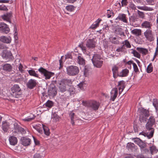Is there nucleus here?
Instances as JSON below:
<instances>
[{
    "mask_svg": "<svg viewBox=\"0 0 158 158\" xmlns=\"http://www.w3.org/2000/svg\"><path fill=\"white\" fill-rule=\"evenodd\" d=\"M60 81L65 85L70 86L72 84V81L71 79L64 78L61 80Z\"/></svg>",
    "mask_w": 158,
    "mask_h": 158,
    "instance_id": "26",
    "label": "nucleus"
},
{
    "mask_svg": "<svg viewBox=\"0 0 158 158\" xmlns=\"http://www.w3.org/2000/svg\"><path fill=\"white\" fill-rule=\"evenodd\" d=\"M89 107L94 110H98L100 106L99 102L95 101H90L88 104Z\"/></svg>",
    "mask_w": 158,
    "mask_h": 158,
    "instance_id": "10",
    "label": "nucleus"
},
{
    "mask_svg": "<svg viewBox=\"0 0 158 158\" xmlns=\"http://www.w3.org/2000/svg\"><path fill=\"white\" fill-rule=\"evenodd\" d=\"M131 53L133 54L135 56L138 58H140V55L135 50H133Z\"/></svg>",
    "mask_w": 158,
    "mask_h": 158,
    "instance_id": "47",
    "label": "nucleus"
},
{
    "mask_svg": "<svg viewBox=\"0 0 158 158\" xmlns=\"http://www.w3.org/2000/svg\"><path fill=\"white\" fill-rule=\"evenodd\" d=\"M109 42L106 40H103V44L104 48H108V47Z\"/></svg>",
    "mask_w": 158,
    "mask_h": 158,
    "instance_id": "51",
    "label": "nucleus"
},
{
    "mask_svg": "<svg viewBox=\"0 0 158 158\" xmlns=\"http://www.w3.org/2000/svg\"><path fill=\"white\" fill-rule=\"evenodd\" d=\"M124 48L122 46L121 47H119V48L116 50V51L118 52H123L124 51Z\"/></svg>",
    "mask_w": 158,
    "mask_h": 158,
    "instance_id": "58",
    "label": "nucleus"
},
{
    "mask_svg": "<svg viewBox=\"0 0 158 158\" xmlns=\"http://www.w3.org/2000/svg\"><path fill=\"white\" fill-rule=\"evenodd\" d=\"M57 93V89L53 84H51L48 88V95L49 96L54 97Z\"/></svg>",
    "mask_w": 158,
    "mask_h": 158,
    "instance_id": "8",
    "label": "nucleus"
},
{
    "mask_svg": "<svg viewBox=\"0 0 158 158\" xmlns=\"http://www.w3.org/2000/svg\"><path fill=\"white\" fill-rule=\"evenodd\" d=\"M138 14L139 16L142 19H143L144 17V14L143 12L140 11L139 10H138Z\"/></svg>",
    "mask_w": 158,
    "mask_h": 158,
    "instance_id": "52",
    "label": "nucleus"
},
{
    "mask_svg": "<svg viewBox=\"0 0 158 158\" xmlns=\"http://www.w3.org/2000/svg\"><path fill=\"white\" fill-rule=\"evenodd\" d=\"M74 88L71 85L69 86V88L68 89V91L71 93L74 92Z\"/></svg>",
    "mask_w": 158,
    "mask_h": 158,
    "instance_id": "60",
    "label": "nucleus"
},
{
    "mask_svg": "<svg viewBox=\"0 0 158 158\" xmlns=\"http://www.w3.org/2000/svg\"><path fill=\"white\" fill-rule=\"evenodd\" d=\"M152 24L151 22L147 21H144L141 24V26L142 28H148V29H151Z\"/></svg>",
    "mask_w": 158,
    "mask_h": 158,
    "instance_id": "23",
    "label": "nucleus"
},
{
    "mask_svg": "<svg viewBox=\"0 0 158 158\" xmlns=\"http://www.w3.org/2000/svg\"><path fill=\"white\" fill-rule=\"evenodd\" d=\"M135 142H136L137 143L140 148L141 150L143 149L144 148L146 147V144L145 143L143 142L139 138H137L135 140Z\"/></svg>",
    "mask_w": 158,
    "mask_h": 158,
    "instance_id": "21",
    "label": "nucleus"
},
{
    "mask_svg": "<svg viewBox=\"0 0 158 158\" xmlns=\"http://www.w3.org/2000/svg\"><path fill=\"white\" fill-rule=\"evenodd\" d=\"M79 68L74 65H70L66 68V73L69 76H74L78 75L79 72Z\"/></svg>",
    "mask_w": 158,
    "mask_h": 158,
    "instance_id": "3",
    "label": "nucleus"
},
{
    "mask_svg": "<svg viewBox=\"0 0 158 158\" xmlns=\"http://www.w3.org/2000/svg\"><path fill=\"white\" fill-rule=\"evenodd\" d=\"M85 83L84 82H81L78 85L79 87L81 90L84 89L83 85Z\"/></svg>",
    "mask_w": 158,
    "mask_h": 158,
    "instance_id": "56",
    "label": "nucleus"
},
{
    "mask_svg": "<svg viewBox=\"0 0 158 158\" xmlns=\"http://www.w3.org/2000/svg\"><path fill=\"white\" fill-rule=\"evenodd\" d=\"M69 115L71 119V123L72 125L73 126L74 125L75 123L74 121L75 113L72 112H71L69 113Z\"/></svg>",
    "mask_w": 158,
    "mask_h": 158,
    "instance_id": "36",
    "label": "nucleus"
},
{
    "mask_svg": "<svg viewBox=\"0 0 158 158\" xmlns=\"http://www.w3.org/2000/svg\"><path fill=\"white\" fill-rule=\"evenodd\" d=\"M118 94V91L117 88H113L110 92V99L112 101H114L117 97Z\"/></svg>",
    "mask_w": 158,
    "mask_h": 158,
    "instance_id": "17",
    "label": "nucleus"
},
{
    "mask_svg": "<svg viewBox=\"0 0 158 158\" xmlns=\"http://www.w3.org/2000/svg\"><path fill=\"white\" fill-rule=\"evenodd\" d=\"M141 113L140 115H142L145 117H148L149 116V111L148 110L142 109L141 110Z\"/></svg>",
    "mask_w": 158,
    "mask_h": 158,
    "instance_id": "33",
    "label": "nucleus"
},
{
    "mask_svg": "<svg viewBox=\"0 0 158 158\" xmlns=\"http://www.w3.org/2000/svg\"><path fill=\"white\" fill-rule=\"evenodd\" d=\"M114 32L117 35H119L121 36H125L124 32L123 31V29L122 28L119 27L118 26H116L115 28Z\"/></svg>",
    "mask_w": 158,
    "mask_h": 158,
    "instance_id": "16",
    "label": "nucleus"
},
{
    "mask_svg": "<svg viewBox=\"0 0 158 158\" xmlns=\"http://www.w3.org/2000/svg\"><path fill=\"white\" fill-rule=\"evenodd\" d=\"M11 38L10 36L6 37L4 36H2L0 37V41L4 43H10L11 41Z\"/></svg>",
    "mask_w": 158,
    "mask_h": 158,
    "instance_id": "22",
    "label": "nucleus"
},
{
    "mask_svg": "<svg viewBox=\"0 0 158 158\" xmlns=\"http://www.w3.org/2000/svg\"><path fill=\"white\" fill-rule=\"evenodd\" d=\"M31 116H30L29 117H28L27 118H26L24 119V120L25 121H31L33 119H34L35 118V117L34 115H33L32 117H30Z\"/></svg>",
    "mask_w": 158,
    "mask_h": 158,
    "instance_id": "55",
    "label": "nucleus"
},
{
    "mask_svg": "<svg viewBox=\"0 0 158 158\" xmlns=\"http://www.w3.org/2000/svg\"><path fill=\"white\" fill-rule=\"evenodd\" d=\"M58 88L59 91L61 92L62 93H63L64 92L67 90L66 85H65L61 81L60 82V83H59V85Z\"/></svg>",
    "mask_w": 158,
    "mask_h": 158,
    "instance_id": "27",
    "label": "nucleus"
},
{
    "mask_svg": "<svg viewBox=\"0 0 158 158\" xmlns=\"http://www.w3.org/2000/svg\"><path fill=\"white\" fill-rule=\"evenodd\" d=\"M137 8L139 9L145 11H152L153 10V9L151 7H148L146 6H138Z\"/></svg>",
    "mask_w": 158,
    "mask_h": 158,
    "instance_id": "32",
    "label": "nucleus"
},
{
    "mask_svg": "<svg viewBox=\"0 0 158 158\" xmlns=\"http://www.w3.org/2000/svg\"><path fill=\"white\" fill-rule=\"evenodd\" d=\"M112 13V11H110V10H107V16L108 18H109L111 17V13Z\"/></svg>",
    "mask_w": 158,
    "mask_h": 158,
    "instance_id": "64",
    "label": "nucleus"
},
{
    "mask_svg": "<svg viewBox=\"0 0 158 158\" xmlns=\"http://www.w3.org/2000/svg\"><path fill=\"white\" fill-rule=\"evenodd\" d=\"M38 71L45 77V79L46 80L49 79L54 75V73L49 72L43 67L39 69Z\"/></svg>",
    "mask_w": 158,
    "mask_h": 158,
    "instance_id": "7",
    "label": "nucleus"
},
{
    "mask_svg": "<svg viewBox=\"0 0 158 158\" xmlns=\"http://www.w3.org/2000/svg\"><path fill=\"white\" fill-rule=\"evenodd\" d=\"M123 46L124 48V46H125L127 48H130L131 47L130 42L127 40H126L123 42Z\"/></svg>",
    "mask_w": 158,
    "mask_h": 158,
    "instance_id": "40",
    "label": "nucleus"
},
{
    "mask_svg": "<svg viewBox=\"0 0 158 158\" xmlns=\"http://www.w3.org/2000/svg\"><path fill=\"white\" fill-rule=\"evenodd\" d=\"M9 140L10 144L15 145L17 142L16 137L14 136H11L9 138Z\"/></svg>",
    "mask_w": 158,
    "mask_h": 158,
    "instance_id": "30",
    "label": "nucleus"
},
{
    "mask_svg": "<svg viewBox=\"0 0 158 158\" xmlns=\"http://www.w3.org/2000/svg\"><path fill=\"white\" fill-rule=\"evenodd\" d=\"M66 9L69 11H72L74 10V7L73 5H69L66 7Z\"/></svg>",
    "mask_w": 158,
    "mask_h": 158,
    "instance_id": "49",
    "label": "nucleus"
},
{
    "mask_svg": "<svg viewBox=\"0 0 158 158\" xmlns=\"http://www.w3.org/2000/svg\"><path fill=\"white\" fill-rule=\"evenodd\" d=\"M129 70L127 69H124L122 70L118 74V76L120 77H124L127 76L129 73Z\"/></svg>",
    "mask_w": 158,
    "mask_h": 158,
    "instance_id": "28",
    "label": "nucleus"
},
{
    "mask_svg": "<svg viewBox=\"0 0 158 158\" xmlns=\"http://www.w3.org/2000/svg\"><path fill=\"white\" fill-rule=\"evenodd\" d=\"M147 117L143 116L142 115H140L139 120L141 123H146L147 122V120L148 119Z\"/></svg>",
    "mask_w": 158,
    "mask_h": 158,
    "instance_id": "43",
    "label": "nucleus"
},
{
    "mask_svg": "<svg viewBox=\"0 0 158 158\" xmlns=\"http://www.w3.org/2000/svg\"><path fill=\"white\" fill-rule=\"evenodd\" d=\"M0 31L2 32L7 34L10 32V29L6 24L1 23H0Z\"/></svg>",
    "mask_w": 158,
    "mask_h": 158,
    "instance_id": "11",
    "label": "nucleus"
},
{
    "mask_svg": "<svg viewBox=\"0 0 158 158\" xmlns=\"http://www.w3.org/2000/svg\"><path fill=\"white\" fill-rule=\"evenodd\" d=\"M109 40L110 42L114 44H119L118 37H113L112 36L109 37Z\"/></svg>",
    "mask_w": 158,
    "mask_h": 158,
    "instance_id": "24",
    "label": "nucleus"
},
{
    "mask_svg": "<svg viewBox=\"0 0 158 158\" xmlns=\"http://www.w3.org/2000/svg\"><path fill=\"white\" fill-rule=\"evenodd\" d=\"M53 104L54 103L52 101L48 100L46 103L45 105L46 107L51 108L53 106Z\"/></svg>",
    "mask_w": 158,
    "mask_h": 158,
    "instance_id": "41",
    "label": "nucleus"
},
{
    "mask_svg": "<svg viewBox=\"0 0 158 158\" xmlns=\"http://www.w3.org/2000/svg\"><path fill=\"white\" fill-rule=\"evenodd\" d=\"M29 74L30 76H33L34 77H38L39 75L36 73L35 71L33 70H30L28 71Z\"/></svg>",
    "mask_w": 158,
    "mask_h": 158,
    "instance_id": "39",
    "label": "nucleus"
},
{
    "mask_svg": "<svg viewBox=\"0 0 158 158\" xmlns=\"http://www.w3.org/2000/svg\"><path fill=\"white\" fill-rule=\"evenodd\" d=\"M8 9L6 6L4 5H0V10L6 11L8 10Z\"/></svg>",
    "mask_w": 158,
    "mask_h": 158,
    "instance_id": "54",
    "label": "nucleus"
},
{
    "mask_svg": "<svg viewBox=\"0 0 158 158\" xmlns=\"http://www.w3.org/2000/svg\"><path fill=\"white\" fill-rule=\"evenodd\" d=\"M20 140L22 144L24 146L29 145L31 141V140L29 138L23 137L21 138Z\"/></svg>",
    "mask_w": 158,
    "mask_h": 158,
    "instance_id": "18",
    "label": "nucleus"
},
{
    "mask_svg": "<svg viewBox=\"0 0 158 158\" xmlns=\"http://www.w3.org/2000/svg\"><path fill=\"white\" fill-rule=\"evenodd\" d=\"M136 50L143 55H146L148 52L147 49L142 48H137Z\"/></svg>",
    "mask_w": 158,
    "mask_h": 158,
    "instance_id": "31",
    "label": "nucleus"
},
{
    "mask_svg": "<svg viewBox=\"0 0 158 158\" xmlns=\"http://www.w3.org/2000/svg\"><path fill=\"white\" fill-rule=\"evenodd\" d=\"M150 150L152 155L154 153H157L158 151V149L156 148V147L155 146L150 147Z\"/></svg>",
    "mask_w": 158,
    "mask_h": 158,
    "instance_id": "38",
    "label": "nucleus"
},
{
    "mask_svg": "<svg viewBox=\"0 0 158 158\" xmlns=\"http://www.w3.org/2000/svg\"><path fill=\"white\" fill-rule=\"evenodd\" d=\"M12 14L11 12H10L2 15L1 17L3 20L11 23V18L12 16Z\"/></svg>",
    "mask_w": 158,
    "mask_h": 158,
    "instance_id": "15",
    "label": "nucleus"
},
{
    "mask_svg": "<svg viewBox=\"0 0 158 158\" xmlns=\"http://www.w3.org/2000/svg\"><path fill=\"white\" fill-rule=\"evenodd\" d=\"M77 62L80 65H84L85 64V60L81 55L77 56Z\"/></svg>",
    "mask_w": 158,
    "mask_h": 158,
    "instance_id": "25",
    "label": "nucleus"
},
{
    "mask_svg": "<svg viewBox=\"0 0 158 158\" xmlns=\"http://www.w3.org/2000/svg\"><path fill=\"white\" fill-rule=\"evenodd\" d=\"M2 68L5 71L10 72L12 69V67L10 64H6L2 66Z\"/></svg>",
    "mask_w": 158,
    "mask_h": 158,
    "instance_id": "29",
    "label": "nucleus"
},
{
    "mask_svg": "<svg viewBox=\"0 0 158 158\" xmlns=\"http://www.w3.org/2000/svg\"><path fill=\"white\" fill-rule=\"evenodd\" d=\"M14 129L13 132L15 135L17 136V137H21L22 135L25 134L26 133V131L23 128L20 127L17 123H15L14 124Z\"/></svg>",
    "mask_w": 158,
    "mask_h": 158,
    "instance_id": "4",
    "label": "nucleus"
},
{
    "mask_svg": "<svg viewBox=\"0 0 158 158\" xmlns=\"http://www.w3.org/2000/svg\"><path fill=\"white\" fill-rule=\"evenodd\" d=\"M42 128L43 129L44 134L47 135H49L50 134L49 129L48 127L42 124Z\"/></svg>",
    "mask_w": 158,
    "mask_h": 158,
    "instance_id": "37",
    "label": "nucleus"
},
{
    "mask_svg": "<svg viewBox=\"0 0 158 158\" xmlns=\"http://www.w3.org/2000/svg\"><path fill=\"white\" fill-rule=\"evenodd\" d=\"M153 70V67L152 64L150 63L148 66L147 68V72L148 73H151Z\"/></svg>",
    "mask_w": 158,
    "mask_h": 158,
    "instance_id": "46",
    "label": "nucleus"
},
{
    "mask_svg": "<svg viewBox=\"0 0 158 158\" xmlns=\"http://www.w3.org/2000/svg\"><path fill=\"white\" fill-rule=\"evenodd\" d=\"M52 118L55 119V120L57 121L59 119V117L57 114H56V113H54L52 115Z\"/></svg>",
    "mask_w": 158,
    "mask_h": 158,
    "instance_id": "53",
    "label": "nucleus"
},
{
    "mask_svg": "<svg viewBox=\"0 0 158 158\" xmlns=\"http://www.w3.org/2000/svg\"><path fill=\"white\" fill-rule=\"evenodd\" d=\"M116 20L121 21L123 23H127V18L126 17V15L123 13H119L118 17L116 18Z\"/></svg>",
    "mask_w": 158,
    "mask_h": 158,
    "instance_id": "13",
    "label": "nucleus"
},
{
    "mask_svg": "<svg viewBox=\"0 0 158 158\" xmlns=\"http://www.w3.org/2000/svg\"><path fill=\"white\" fill-rule=\"evenodd\" d=\"M37 84L35 80L31 79L27 83L26 85L28 88L32 89L36 86Z\"/></svg>",
    "mask_w": 158,
    "mask_h": 158,
    "instance_id": "14",
    "label": "nucleus"
},
{
    "mask_svg": "<svg viewBox=\"0 0 158 158\" xmlns=\"http://www.w3.org/2000/svg\"><path fill=\"white\" fill-rule=\"evenodd\" d=\"M133 65L134 72L136 73L139 72V69L136 64L134 63H133Z\"/></svg>",
    "mask_w": 158,
    "mask_h": 158,
    "instance_id": "50",
    "label": "nucleus"
},
{
    "mask_svg": "<svg viewBox=\"0 0 158 158\" xmlns=\"http://www.w3.org/2000/svg\"><path fill=\"white\" fill-rule=\"evenodd\" d=\"M118 68L117 66H114L112 69L113 74L114 75L115 74H117V76H118V74L119 73L118 72Z\"/></svg>",
    "mask_w": 158,
    "mask_h": 158,
    "instance_id": "44",
    "label": "nucleus"
},
{
    "mask_svg": "<svg viewBox=\"0 0 158 158\" xmlns=\"http://www.w3.org/2000/svg\"><path fill=\"white\" fill-rule=\"evenodd\" d=\"M89 102V101H82V103L84 106H87V107H89V105H88V104Z\"/></svg>",
    "mask_w": 158,
    "mask_h": 158,
    "instance_id": "62",
    "label": "nucleus"
},
{
    "mask_svg": "<svg viewBox=\"0 0 158 158\" xmlns=\"http://www.w3.org/2000/svg\"><path fill=\"white\" fill-rule=\"evenodd\" d=\"M144 35L146 39L150 41H152L154 40L153 35L151 29H147L144 33Z\"/></svg>",
    "mask_w": 158,
    "mask_h": 158,
    "instance_id": "9",
    "label": "nucleus"
},
{
    "mask_svg": "<svg viewBox=\"0 0 158 158\" xmlns=\"http://www.w3.org/2000/svg\"><path fill=\"white\" fill-rule=\"evenodd\" d=\"M118 86L119 90V93L120 94L125 87V81L123 80L119 81Z\"/></svg>",
    "mask_w": 158,
    "mask_h": 158,
    "instance_id": "20",
    "label": "nucleus"
},
{
    "mask_svg": "<svg viewBox=\"0 0 158 158\" xmlns=\"http://www.w3.org/2000/svg\"><path fill=\"white\" fill-rule=\"evenodd\" d=\"M127 0H122L121 1L122 6H123L127 5Z\"/></svg>",
    "mask_w": 158,
    "mask_h": 158,
    "instance_id": "61",
    "label": "nucleus"
},
{
    "mask_svg": "<svg viewBox=\"0 0 158 158\" xmlns=\"http://www.w3.org/2000/svg\"><path fill=\"white\" fill-rule=\"evenodd\" d=\"M155 123V120L154 117L153 116H151L148 121L146 125V129L150 131L147 133H145L143 131L139 133V135H142L144 136H147L148 139H150L153 136L154 129L153 128V125Z\"/></svg>",
    "mask_w": 158,
    "mask_h": 158,
    "instance_id": "1",
    "label": "nucleus"
},
{
    "mask_svg": "<svg viewBox=\"0 0 158 158\" xmlns=\"http://www.w3.org/2000/svg\"><path fill=\"white\" fill-rule=\"evenodd\" d=\"M1 55L3 58L7 61L12 60L14 59L11 52L6 49L2 51L1 53Z\"/></svg>",
    "mask_w": 158,
    "mask_h": 158,
    "instance_id": "6",
    "label": "nucleus"
},
{
    "mask_svg": "<svg viewBox=\"0 0 158 158\" xmlns=\"http://www.w3.org/2000/svg\"><path fill=\"white\" fill-rule=\"evenodd\" d=\"M89 69L85 66L84 71V75L85 77H87L89 74Z\"/></svg>",
    "mask_w": 158,
    "mask_h": 158,
    "instance_id": "42",
    "label": "nucleus"
},
{
    "mask_svg": "<svg viewBox=\"0 0 158 158\" xmlns=\"http://www.w3.org/2000/svg\"><path fill=\"white\" fill-rule=\"evenodd\" d=\"M101 56L98 54H94L92 59V61L94 66L97 68H101L103 64V61L101 60Z\"/></svg>",
    "mask_w": 158,
    "mask_h": 158,
    "instance_id": "2",
    "label": "nucleus"
},
{
    "mask_svg": "<svg viewBox=\"0 0 158 158\" xmlns=\"http://www.w3.org/2000/svg\"><path fill=\"white\" fill-rule=\"evenodd\" d=\"M86 45L89 49L94 48L96 46V42L94 39V38L88 39L86 42Z\"/></svg>",
    "mask_w": 158,
    "mask_h": 158,
    "instance_id": "12",
    "label": "nucleus"
},
{
    "mask_svg": "<svg viewBox=\"0 0 158 158\" xmlns=\"http://www.w3.org/2000/svg\"><path fill=\"white\" fill-rule=\"evenodd\" d=\"M19 66L18 67V69L19 71L21 73H22L23 71V67L22 65L21 64V63H20L19 64Z\"/></svg>",
    "mask_w": 158,
    "mask_h": 158,
    "instance_id": "59",
    "label": "nucleus"
},
{
    "mask_svg": "<svg viewBox=\"0 0 158 158\" xmlns=\"http://www.w3.org/2000/svg\"><path fill=\"white\" fill-rule=\"evenodd\" d=\"M131 33L136 36H139L141 35V31L140 29H135L131 31Z\"/></svg>",
    "mask_w": 158,
    "mask_h": 158,
    "instance_id": "35",
    "label": "nucleus"
},
{
    "mask_svg": "<svg viewBox=\"0 0 158 158\" xmlns=\"http://www.w3.org/2000/svg\"><path fill=\"white\" fill-rule=\"evenodd\" d=\"M42 156L40 154L36 153L34 155L33 158H41Z\"/></svg>",
    "mask_w": 158,
    "mask_h": 158,
    "instance_id": "63",
    "label": "nucleus"
},
{
    "mask_svg": "<svg viewBox=\"0 0 158 158\" xmlns=\"http://www.w3.org/2000/svg\"><path fill=\"white\" fill-rule=\"evenodd\" d=\"M99 26V25L98 24V23H96L95 24H92L90 27L92 29H94L96 28V27H98Z\"/></svg>",
    "mask_w": 158,
    "mask_h": 158,
    "instance_id": "57",
    "label": "nucleus"
},
{
    "mask_svg": "<svg viewBox=\"0 0 158 158\" xmlns=\"http://www.w3.org/2000/svg\"><path fill=\"white\" fill-rule=\"evenodd\" d=\"M10 128V124L6 121H3L2 123V128L4 132H7Z\"/></svg>",
    "mask_w": 158,
    "mask_h": 158,
    "instance_id": "19",
    "label": "nucleus"
},
{
    "mask_svg": "<svg viewBox=\"0 0 158 158\" xmlns=\"http://www.w3.org/2000/svg\"><path fill=\"white\" fill-rule=\"evenodd\" d=\"M127 148H128V150L130 149L131 150H135L136 149V147L135 146V144L131 143H128L127 144Z\"/></svg>",
    "mask_w": 158,
    "mask_h": 158,
    "instance_id": "34",
    "label": "nucleus"
},
{
    "mask_svg": "<svg viewBox=\"0 0 158 158\" xmlns=\"http://www.w3.org/2000/svg\"><path fill=\"white\" fill-rule=\"evenodd\" d=\"M153 105L156 108V111L158 110L157 105H158V100L156 99H154L153 100Z\"/></svg>",
    "mask_w": 158,
    "mask_h": 158,
    "instance_id": "48",
    "label": "nucleus"
},
{
    "mask_svg": "<svg viewBox=\"0 0 158 158\" xmlns=\"http://www.w3.org/2000/svg\"><path fill=\"white\" fill-rule=\"evenodd\" d=\"M11 94L14 97L18 98L22 94V90L18 84L14 85L10 89Z\"/></svg>",
    "mask_w": 158,
    "mask_h": 158,
    "instance_id": "5",
    "label": "nucleus"
},
{
    "mask_svg": "<svg viewBox=\"0 0 158 158\" xmlns=\"http://www.w3.org/2000/svg\"><path fill=\"white\" fill-rule=\"evenodd\" d=\"M138 20V18L136 16H131L129 17V21L131 23H134Z\"/></svg>",
    "mask_w": 158,
    "mask_h": 158,
    "instance_id": "45",
    "label": "nucleus"
}]
</instances>
